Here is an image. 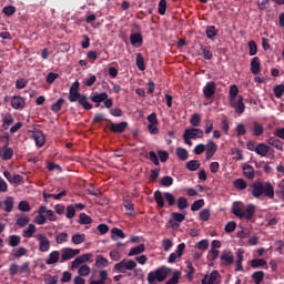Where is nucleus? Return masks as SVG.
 <instances>
[{
    "label": "nucleus",
    "mask_w": 284,
    "mask_h": 284,
    "mask_svg": "<svg viewBox=\"0 0 284 284\" xmlns=\"http://www.w3.org/2000/svg\"><path fill=\"white\" fill-rule=\"evenodd\" d=\"M21 244V236L19 235H10L9 236V243L10 247H18V245Z\"/></svg>",
    "instance_id": "79ce46f5"
},
{
    "label": "nucleus",
    "mask_w": 284,
    "mask_h": 284,
    "mask_svg": "<svg viewBox=\"0 0 284 284\" xmlns=\"http://www.w3.org/2000/svg\"><path fill=\"white\" fill-rule=\"evenodd\" d=\"M143 252H145V244H140L135 247H132L128 256H139V254H143Z\"/></svg>",
    "instance_id": "2f4dec72"
},
{
    "label": "nucleus",
    "mask_w": 284,
    "mask_h": 284,
    "mask_svg": "<svg viewBox=\"0 0 284 284\" xmlns=\"http://www.w3.org/2000/svg\"><path fill=\"white\" fill-rule=\"evenodd\" d=\"M265 265H267V261L263 258H254L251 261V267H253L254 270L258 267H265Z\"/></svg>",
    "instance_id": "f704fd0d"
},
{
    "label": "nucleus",
    "mask_w": 284,
    "mask_h": 284,
    "mask_svg": "<svg viewBox=\"0 0 284 284\" xmlns=\"http://www.w3.org/2000/svg\"><path fill=\"white\" fill-rule=\"evenodd\" d=\"M39 242V252H49L50 251V240L45 234L40 233L36 236Z\"/></svg>",
    "instance_id": "6e6552de"
},
{
    "label": "nucleus",
    "mask_w": 284,
    "mask_h": 284,
    "mask_svg": "<svg viewBox=\"0 0 284 284\" xmlns=\"http://www.w3.org/2000/svg\"><path fill=\"white\" fill-rule=\"evenodd\" d=\"M79 81H75L70 90H69V95L68 99L71 103H79V105H81L82 108H84V110H92V103H90L88 101V95L85 94H81V92H79Z\"/></svg>",
    "instance_id": "f03ea898"
},
{
    "label": "nucleus",
    "mask_w": 284,
    "mask_h": 284,
    "mask_svg": "<svg viewBox=\"0 0 284 284\" xmlns=\"http://www.w3.org/2000/svg\"><path fill=\"white\" fill-rule=\"evenodd\" d=\"M185 221V215L179 212H173L171 214V220H169L170 225L173 227H179V224L176 223H183Z\"/></svg>",
    "instance_id": "2eb2a0df"
},
{
    "label": "nucleus",
    "mask_w": 284,
    "mask_h": 284,
    "mask_svg": "<svg viewBox=\"0 0 284 284\" xmlns=\"http://www.w3.org/2000/svg\"><path fill=\"white\" fill-rule=\"evenodd\" d=\"M251 72L255 75L261 73V58L254 57L251 60Z\"/></svg>",
    "instance_id": "a211bd4d"
},
{
    "label": "nucleus",
    "mask_w": 284,
    "mask_h": 284,
    "mask_svg": "<svg viewBox=\"0 0 284 284\" xmlns=\"http://www.w3.org/2000/svg\"><path fill=\"white\" fill-rule=\"evenodd\" d=\"M197 250H201L202 252H205L207 247H210V242L207 240H202L196 243Z\"/></svg>",
    "instance_id": "680f3d73"
},
{
    "label": "nucleus",
    "mask_w": 284,
    "mask_h": 284,
    "mask_svg": "<svg viewBox=\"0 0 284 284\" xmlns=\"http://www.w3.org/2000/svg\"><path fill=\"white\" fill-rule=\"evenodd\" d=\"M2 205H4V212L10 214L14 210V197L7 196L4 201L2 202Z\"/></svg>",
    "instance_id": "412c9836"
},
{
    "label": "nucleus",
    "mask_w": 284,
    "mask_h": 284,
    "mask_svg": "<svg viewBox=\"0 0 284 284\" xmlns=\"http://www.w3.org/2000/svg\"><path fill=\"white\" fill-rule=\"evenodd\" d=\"M136 267V262L132 261V260H122L121 262L116 263L114 265V270L116 272H120V274H125V272L132 271Z\"/></svg>",
    "instance_id": "423d86ee"
},
{
    "label": "nucleus",
    "mask_w": 284,
    "mask_h": 284,
    "mask_svg": "<svg viewBox=\"0 0 284 284\" xmlns=\"http://www.w3.org/2000/svg\"><path fill=\"white\" fill-rule=\"evenodd\" d=\"M224 230H225V232H226L227 234H232V232H234V230H236V222H234V221L229 222V223L225 225Z\"/></svg>",
    "instance_id": "0e129e2a"
},
{
    "label": "nucleus",
    "mask_w": 284,
    "mask_h": 284,
    "mask_svg": "<svg viewBox=\"0 0 284 284\" xmlns=\"http://www.w3.org/2000/svg\"><path fill=\"white\" fill-rule=\"evenodd\" d=\"M243 174H244L245 179H248L250 181H252V179H254V176H255L254 166H252L250 164L244 165Z\"/></svg>",
    "instance_id": "5701e85b"
},
{
    "label": "nucleus",
    "mask_w": 284,
    "mask_h": 284,
    "mask_svg": "<svg viewBox=\"0 0 284 284\" xmlns=\"http://www.w3.org/2000/svg\"><path fill=\"white\" fill-rule=\"evenodd\" d=\"M187 199H185L184 196H181L178 199V209L179 210H187Z\"/></svg>",
    "instance_id": "13d9d810"
},
{
    "label": "nucleus",
    "mask_w": 284,
    "mask_h": 284,
    "mask_svg": "<svg viewBox=\"0 0 284 284\" xmlns=\"http://www.w3.org/2000/svg\"><path fill=\"white\" fill-rule=\"evenodd\" d=\"M71 243H73V245H81V243H85V234H74L71 237Z\"/></svg>",
    "instance_id": "4c0bfd02"
},
{
    "label": "nucleus",
    "mask_w": 284,
    "mask_h": 284,
    "mask_svg": "<svg viewBox=\"0 0 284 284\" xmlns=\"http://www.w3.org/2000/svg\"><path fill=\"white\" fill-rule=\"evenodd\" d=\"M221 261L224 262V265H232L234 263V255L232 252H224L221 254Z\"/></svg>",
    "instance_id": "c756f323"
},
{
    "label": "nucleus",
    "mask_w": 284,
    "mask_h": 284,
    "mask_svg": "<svg viewBox=\"0 0 284 284\" xmlns=\"http://www.w3.org/2000/svg\"><path fill=\"white\" fill-rule=\"evenodd\" d=\"M8 143L2 148V152H1V159L2 161H10V159H12V156H14V150H12V148H8Z\"/></svg>",
    "instance_id": "6ab92c4d"
},
{
    "label": "nucleus",
    "mask_w": 284,
    "mask_h": 284,
    "mask_svg": "<svg viewBox=\"0 0 284 284\" xmlns=\"http://www.w3.org/2000/svg\"><path fill=\"white\" fill-rule=\"evenodd\" d=\"M186 267H187V274L186 278L187 281H192L194 278V274L196 273V270L194 268V265H192V262H186Z\"/></svg>",
    "instance_id": "8fccbe9b"
},
{
    "label": "nucleus",
    "mask_w": 284,
    "mask_h": 284,
    "mask_svg": "<svg viewBox=\"0 0 284 284\" xmlns=\"http://www.w3.org/2000/svg\"><path fill=\"white\" fill-rule=\"evenodd\" d=\"M64 103H65V99L63 98L58 99V101L51 105L52 112L54 113L61 112V108H63Z\"/></svg>",
    "instance_id": "58836bf2"
},
{
    "label": "nucleus",
    "mask_w": 284,
    "mask_h": 284,
    "mask_svg": "<svg viewBox=\"0 0 284 284\" xmlns=\"http://www.w3.org/2000/svg\"><path fill=\"white\" fill-rule=\"evenodd\" d=\"M185 168L189 172H196L201 168V162L199 160H190L186 162Z\"/></svg>",
    "instance_id": "c85d7f7f"
},
{
    "label": "nucleus",
    "mask_w": 284,
    "mask_h": 284,
    "mask_svg": "<svg viewBox=\"0 0 284 284\" xmlns=\"http://www.w3.org/2000/svg\"><path fill=\"white\" fill-rule=\"evenodd\" d=\"M200 52H201V55L207 61H210V59H212L213 57L212 51L210 50V47L201 45Z\"/></svg>",
    "instance_id": "c9c22d12"
},
{
    "label": "nucleus",
    "mask_w": 284,
    "mask_h": 284,
    "mask_svg": "<svg viewBox=\"0 0 284 284\" xmlns=\"http://www.w3.org/2000/svg\"><path fill=\"white\" fill-rule=\"evenodd\" d=\"M160 183L163 187H170L174 184V179H172L170 175H166L161 179Z\"/></svg>",
    "instance_id": "603ef678"
},
{
    "label": "nucleus",
    "mask_w": 284,
    "mask_h": 284,
    "mask_svg": "<svg viewBox=\"0 0 284 284\" xmlns=\"http://www.w3.org/2000/svg\"><path fill=\"white\" fill-rule=\"evenodd\" d=\"M165 196H163V193L161 191L154 192V200L158 205V207H165Z\"/></svg>",
    "instance_id": "bb28decb"
},
{
    "label": "nucleus",
    "mask_w": 284,
    "mask_h": 284,
    "mask_svg": "<svg viewBox=\"0 0 284 284\" xmlns=\"http://www.w3.org/2000/svg\"><path fill=\"white\" fill-rule=\"evenodd\" d=\"M164 199L169 203L170 207L176 205V197L170 192L164 193Z\"/></svg>",
    "instance_id": "5fc2aeb1"
},
{
    "label": "nucleus",
    "mask_w": 284,
    "mask_h": 284,
    "mask_svg": "<svg viewBox=\"0 0 284 284\" xmlns=\"http://www.w3.org/2000/svg\"><path fill=\"white\" fill-rule=\"evenodd\" d=\"M248 54L250 57H255V54L258 52V47L256 45V42L254 40H251L248 42Z\"/></svg>",
    "instance_id": "6e6d98bb"
},
{
    "label": "nucleus",
    "mask_w": 284,
    "mask_h": 284,
    "mask_svg": "<svg viewBox=\"0 0 284 284\" xmlns=\"http://www.w3.org/2000/svg\"><path fill=\"white\" fill-rule=\"evenodd\" d=\"M38 213L47 214L48 221H57V214H54V211L48 210V206H40Z\"/></svg>",
    "instance_id": "aec40b11"
},
{
    "label": "nucleus",
    "mask_w": 284,
    "mask_h": 284,
    "mask_svg": "<svg viewBox=\"0 0 284 284\" xmlns=\"http://www.w3.org/2000/svg\"><path fill=\"white\" fill-rule=\"evenodd\" d=\"M263 132H265V129H263V125H261L258 122H254L253 123L254 136H262Z\"/></svg>",
    "instance_id": "de8ad7c7"
},
{
    "label": "nucleus",
    "mask_w": 284,
    "mask_h": 284,
    "mask_svg": "<svg viewBox=\"0 0 284 284\" xmlns=\"http://www.w3.org/2000/svg\"><path fill=\"white\" fill-rule=\"evenodd\" d=\"M108 122L110 123V130L114 134H123V132H125V130H128V122L114 123L110 120H108Z\"/></svg>",
    "instance_id": "9b49d317"
},
{
    "label": "nucleus",
    "mask_w": 284,
    "mask_h": 284,
    "mask_svg": "<svg viewBox=\"0 0 284 284\" xmlns=\"http://www.w3.org/2000/svg\"><path fill=\"white\" fill-rule=\"evenodd\" d=\"M19 274L22 276H30V262H26L19 266Z\"/></svg>",
    "instance_id": "37998d69"
},
{
    "label": "nucleus",
    "mask_w": 284,
    "mask_h": 284,
    "mask_svg": "<svg viewBox=\"0 0 284 284\" xmlns=\"http://www.w3.org/2000/svg\"><path fill=\"white\" fill-rule=\"evenodd\" d=\"M34 232H37V226H34V224H29L28 229L23 231V236L26 239H32V236H34Z\"/></svg>",
    "instance_id": "ea45409f"
},
{
    "label": "nucleus",
    "mask_w": 284,
    "mask_h": 284,
    "mask_svg": "<svg viewBox=\"0 0 284 284\" xmlns=\"http://www.w3.org/2000/svg\"><path fill=\"white\" fill-rule=\"evenodd\" d=\"M44 283L45 284H59V277L49 275L44 278Z\"/></svg>",
    "instance_id": "774afa93"
},
{
    "label": "nucleus",
    "mask_w": 284,
    "mask_h": 284,
    "mask_svg": "<svg viewBox=\"0 0 284 284\" xmlns=\"http://www.w3.org/2000/svg\"><path fill=\"white\" fill-rule=\"evenodd\" d=\"M268 152H270V145L265 143H260L255 149V153L258 154L260 156H267Z\"/></svg>",
    "instance_id": "4be33fe9"
},
{
    "label": "nucleus",
    "mask_w": 284,
    "mask_h": 284,
    "mask_svg": "<svg viewBox=\"0 0 284 284\" xmlns=\"http://www.w3.org/2000/svg\"><path fill=\"white\" fill-rule=\"evenodd\" d=\"M248 192L252 194L253 199H261V196L273 199L274 185H272L270 182L256 181L248 185Z\"/></svg>",
    "instance_id": "f257e3e1"
},
{
    "label": "nucleus",
    "mask_w": 284,
    "mask_h": 284,
    "mask_svg": "<svg viewBox=\"0 0 284 284\" xmlns=\"http://www.w3.org/2000/svg\"><path fill=\"white\" fill-rule=\"evenodd\" d=\"M79 223H80V225H90V224H92V217H90L85 213H81L79 215Z\"/></svg>",
    "instance_id": "a18cd8bd"
},
{
    "label": "nucleus",
    "mask_w": 284,
    "mask_h": 284,
    "mask_svg": "<svg viewBox=\"0 0 284 284\" xmlns=\"http://www.w3.org/2000/svg\"><path fill=\"white\" fill-rule=\"evenodd\" d=\"M18 209L20 212H30L32 210L28 201H21L18 205Z\"/></svg>",
    "instance_id": "bf43d9fd"
},
{
    "label": "nucleus",
    "mask_w": 284,
    "mask_h": 284,
    "mask_svg": "<svg viewBox=\"0 0 284 284\" xmlns=\"http://www.w3.org/2000/svg\"><path fill=\"white\" fill-rule=\"evenodd\" d=\"M108 99V93L106 92H101V93H94L91 97V101L93 103H103Z\"/></svg>",
    "instance_id": "cd10ccee"
},
{
    "label": "nucleus",
    "mask_w": 284,
    "mask_h": 284,
    "mask_svg": "<svg viewBox=\"0 0 284 284\" xmlns=\"http://www.w3.org/2000/svg\"><path fill=\"white\" fill-rule=\"evenodd\" d=\"M183 139H184V143H186V145L192 148L193 145L192 140L203 139V130L197 128L186 129L183 133Z\"/></svg>",
    "instance_id": "39448f33"
},
{
    "label": "nucleus",
    "mask_w": 284,
    "mask_h": 284,
    "mask_svg": "<svg viewBox=\"0 0 284 284\" xmlns=\"http://www.w3.org/2000/svg\"><path fill=\"white\" fill-rule=\"evenodd\" d=\"M181 281V271H175L171 278H169L164 284H178Z\"/></svg>",
    "instance_id": "3c124183"
},
{
    "label": "nucleus",
    "mask_w": 284,
    "mask_h": 284,
    "mask_svg": "<svg viewBox=\"0 0 284 284\" xmlns=\"http://www.w3.org/2000/svg\"><path fill=\"white\" fill-rule=\"evenodd\" d=\"M199 217L201 219V221H210V210L209 209H204L200 212Z\"/></svg>",
    "instance_id": "338daca9"
},
{
    "label": "nucleus",
    "mask_w": 284,
    "mask_h": 284,
    "mask_svg": "<svg viewBox=\"0 0 284 284\" xmlns=\"http://www.w3.org/2000/svg\"><path fill=\"white\" fill-rule=\"evenodd\" d=\"M68 239H70L68 232H62L55 236V243L58 245H63V243H68Z\"/></svg>",
    "instance_id": "72a5a7b5"
},
{
    "label": "nucleus",
    "mask_w": 284,
    "mask_h": 284,
    "mask_svg": "<svg viewBox=\"0 0 284 284\" xmlns=\"http://www.w3.org/2000/svg\"><path fill=\"white\" fill-rule=\"evenodd\" d=\"M130 41L132 45H143V36L141 33H132Z\"/></svg>",
    "instance_id": "7c9ffc66"
},
{
    "label": "nucleus",
    "mask_w": 284,
    "mask_h": 284,
    "mask_svg": "<svg viewBox=\"0 0 284 284\" xmlns=\"http://www.w3.org/2000/svg\"><path fill=\"white\" fill-rule=\"evenodd\" d=\"M232 214L237 216V219L251 221V219H254V214H256V206L254 204H248L246 207H244L243 203L234 202L232 205Z\"/></svg>",
    "instance_id": "7ed1b4c3"
},
{
    "label": "nucleus",
    "mask_w": 284,
    "mask_h": 284,
    "mask_svg": "<svg viewBox=\"0 0 284 284\" xmlns=\"http://www.w3.org/2000/svg\"><path fill=\"white\" fill-rule=\"evenodd\" d=\"M78 274L80 276H88L90 274V266H88V265L80 266Z\"/></svg>",
    "instance_id": "69168bd1"
},
{
    "label": "nucleus",
    "mask_w": 284,
    "mask_h": 284,
    "mask_svg": "<svg viewBox=\"0 0 284 284\" xmlns=\"http://www.w3.org/2000/svg\"><path fill=\"white\" fill-rule=\"evenodd\" d=\"M205 146L206 150V161H210L214 154H216V151L219 150V146L214 141L210 140Z\"/></svg>",
    "instance_id": "4468645a"
},
{
    "label": "nucleus",
    "mask_w": 284,
    "mask_h": 284,
    "mask_svg": "<svg viewBox=\"0 0 284 284\" xmlns=\"http://www.w3.org/2000/svg\"><path fill=\"white\" fill-rule=\"evenodd\" d=\"M78 254H81V250L64 247L61 250L60 263H65V261H70L72 258H74V256H78Z\"/></svg>",
    "instance_id": "0eeeda50"
},
{
    "label": "nucleus",
    "mask_w": 284,
    "mask_h": 284,
    "mask_svg": "<svg viewBox=\"0 0 284 284\" xmlns=\"http://www.w3.org/2000/svg\"><path fill=\"white\" fill-rule=\"evenodd\" d=\"M135 65L141 72H144V70H145V59L143 58V54L136 53Z\"/></svg>",
    "instance_id": "473e14b6"
},
{
    "label": "nucleus",
    "mask_w": 284,
    "mask_h": 284,
    "mask_svg": "<svg viewBox=\"0 0 284 284\" xmlns=\"http://www.w3.org/2000/svg\"><path fill=\"white\" fill-rule=\"evenodd\" d=\"M274 94L276 97V99H281L283 97L284 93V85L283 84H278L274 88Z\"/></svg>",
    "instance_id": "e2e57ef3"
},
{
    "label": "nucleus",
    "mask_w": 284,
    "mask_h": 284,
    "mask_svg": "<svg viewBox=\"0 0 284 284\" xmlns=\"http://www.w3.org/2000/svg\"><path fill=\"white\" fill-rule=\"evenodd\" d=\"M253 281H255V284L263 283V278H265V273L263 271H256L252 274Z\"/></svg>",
    "instance_id": "c03bdc74"
},
{
    "label": "nucleus",
    "mask_w": 284,
    "mask_h": 284,
    "mask_svg": "<svg viewBox=\"0 0 284 284\" xmlns=\"http://www.w3.org/2000/svg\"><path fill=\"white\" fill-rule=\"evenodd\" d=\"M233 185L236 190H246L247 189V182L243 179H236L233 182Z\"/></svg>",
    "instance_id": "09e8293b"
},
{
    "label": "nucleus",
    "mask_w": 284,
    "mask_h": 284,
    "mask_svg": "<svg viewBox=\"0 0 284 284\" xmlns=\"http://www.w3.org/2000/svg\"><path fill=\"white\" fill-rule=\"evenodd\" d=\"M184 250H185V243L179 244L176 253L170 254L168 263H176V258H181V256H183Z\"/></svg>",
    "instance_id": "ddd939ff"
},
{
    "label": "nucleus",
    "mask_w": 284,
    "mask_h": 284,
    "mask_svg": "<svg viewBox=\"0 0 284 284\" xmlns=\"http://www.w3.org/2000/svg\"><path fill=\"white\" fill-rule=\"evenodd\" d=\"M11 106L13 110H23L26 108V100L19 95L11 99Z\"/></svg>",
    "instance_id": "dca6fc26"
},
{
    "label": "nucleus",
    "mask_w": 284,
    "mask_h": 284,
    "mask_svg": "<svg viewBox=\"0 0 284 284\" xmlns=\"http://www.w3.org/2000/svg\"><path fill=\"white\" fill-rule=\"evenodd\" d=\"M176 156L180 159V161H187L190 153L183 148H178Z\"/></svg>",
    "instance_id": "e433bc0d"
},
{
    "label": "nucleus",
    "mask_w": 284,
    "mask_h": 284,
    "mask_svg": "<svg viewBox=\"0 0 284 284\" xmlns=\"http://www.w3.org/2000/svg\"><path fill=\"white\" fill-rule=\"evenodd\" d=\"M268 145H272L276 150H280V152H283V142L275 136H271L267 140Z\"/></svg>",
    "instance_id": "a878e982"
},
{
    "label": "nucleus",
    "mask_w": 284,
    "mask_h": 284,
    "mask_svg": "<svg viewBox=\"0 0 284 284\" xmlns=\"http://www.w3.org/2000/svg\"><path fill=\"white\" fill-rule=\"evenodd\" d=\"M32 139L34 140L36 145L38 148H43V145H45V135H43V132L41 131L33 132Z\"/></svg>",
    "instance_id": "f3484780"
},
{
    "label": "nucleus",
    "mask_w": 284,
    "mask_h": 284,
    "mask_svg": "<svg viewBox=\"0 0 284 284\" xmlns=\"http://www.w3.org/2000/svg\"><path fill=\"white\" fill-rule=\"evenodd\" d=\"M12 123H14V118L12 116V114L7 113V114L2 115L3 130H8V128H10V125H12Z\"/></svg>",
    "instance_id": "393cba45"
},
{
    "label": "nucleus",
    "mask_w": 284,
    "mask_h": 284,
    "mask_svg": "<svg viewBox=\"0 0 284 284\" xmlns=\"http://www.w3.org/2000/svg\"><path fill=\"white\" fill-rule=\"evenodd\" d=\"M206 37L207 39H214V37H216V34H219V29H216L215 26H209L206 27Z\"/></svg>",
    "instance_id": "a19ab883"
},
{
    "label": "nucleus",
    "mask_w": 284,
    "mask_h": 284,
    "mask_svg": "<svg viewBox=\"0 0 284 284\" xmlns=\"http://www.w3.org/2000/svg\"><path fill=\"white\" fill-rule=\"evenodd\" d=\"M203 94L205 99H212L214 94H216V83L207 82L206 85L203 88Z\"/></svg>",
    "instance_id": "f8f14e48"
},
{
    "label": "nucleus",
    "mask_w": 284,
    "mask_h": 284,
    "mask_svg": "<svg viewBox=\"0 0 284 284\" xmlns=\"http://www.w3.org/2000/svg\"><path fill=\"white\" fill-rule=\"evenodd\" d=\"M201 284H221V273L219 271H212L210 276L205 275L202 278Z\"/></svg>",
    "instance_id": "1a4fd4ad"
},
{
    "label": "nucleus",
    "mask_w": 284,
    "mask_h": 284,
    "mask_svg": "<svg viewBox=\"0 0 284 284\" xmlns=\"http://www.w3.org/2000/svg\"><path fill=\"white\" fill-rule=\"evenodd\" d=\"M172 274V268L166 266H160L155 271H151L148 274V283L149 284H156V283H163L168 276Z\"/></svg>",
    "instance_id": "20e7f679"
},
{
    "label": "nucleus",
    "mask_w": 284,
    "mask_h": 284,
    "mask_svg": "<svg viewBox=\"0 0 284 284\" xmlns=\"http://www.w3.org/2000/svg\"><path fill=\"white\" fill-rule=\"evenodd\" d=\"M190 123L193 128H199L201 125V114L194 113L190 119Z\"/></svg>",
    "instance_id": "864d4df0"
},
{
    "label": "nucleus",
    "mask_w": 284,
    "mask_h": 284,
    "mask_svg": "<svg viewBox=\"0 0 284 284\" xmlns=\"http://www.w3.org/2000/svg\"><path fill=\"white\" fill-rule=\"evenodd\" d=\"M59 256H61V253L59 251H53L49 254V258L45 261L47 265H54L59 263Z\"/></svg>",
    "instance_id": "b1692460"
},
{
    "label": "nucleus",
    "mask_w": 284,
    "mask_h": 284,
    "mask_svg": "<svg viewBox=\"0 0 284 284\" xmlns=\"http://www.w3.org/2000/svg\"><path fill=\"white\" fill-rule=\"evenodd\" d=\"M2 12L6 14V17H12V14L17 12V8L13 6H8L2 9Z\"/></svg>",
    "instance_id": "052dcab7"
},
{
    "label": "nucleus",
    "mask_w": 284,
    "mask_h": 284,
    "mask_svg": "<svg viewBox=\"0 0 284 284\" xmlns=\"http://www.w3.org/2000/svg\"><path fill=\"white\" fill-rule=\"evenodd\" d=\"M109 262L108 258L103 257V255H98L95 260V267H108Z\"/></svg>",
    "instance_id": "49530a36"
},
{
    "label": "nucleus",
    "mask_w": 284,
    "mask_h": 284,
    "mask_svg": "<svg viewBox=\"0 0 284 284\" xmlns=\"http://www.w3.org/2000/svg\"><path fill=\"white\" fill-rule=\"evenodd\" d=\"M204 205H205L204 200H197V201L193 202V204L191 205V211L199 212V210H201V207H203Z\"/></svg>",
    "instance_id": "4d7b16f0"
},
{
    "label": "nucleus",
    "mask_w": 284,
    "mask_h": 284,
    "mask_svg": "<svg viewBox=\"0 0 284 284\" xmlns=\"http://www.w3.org/2000/svg\"><path fill=\"white\" fill-rule=\"evenodd\" d=\"M231 108L235 109L236 114H243L245 112V103L243 102V95H239L236 100H230Z\"/></svg>",
    "instance_id": "9d476101"
}]
</instances>
